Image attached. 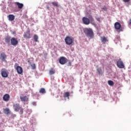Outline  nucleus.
<instances>
[{
	"label": "nucleus",
	"mask_w": 131,
	"mask_h": 131,
	"mask_svg": "<svg viewBox=\"0 0 131 131\" xmlns=\"http://www.w3.org/2000/svg\"><path fill=\"white\" fill-rule=\"evenodd\" d=\"M14 5L17 6L18 9L21 10V9H23V7H24V5L22 3H20L19 2H14Z\"/></svg>",
	"instance_id": "nucleus-12"
},
{
	"label": "nucleus",
	"mask_w": 131,
	"mask_h": 131,
	"mask_svg": "<svg viewBox=\"0 0 131 131\" xmlns=\"http://www.w3.org/2000/svg\"><path fill=\"white\" fill-rule=\"evenodd\" d=\"M18 39L15 37H12L11 39V43L12 46H17L18 45Z\"/></svg>",
	"instance_id": "nucleus-8"
},
{
	"label": "nucleus",
	"mask_w": 131,
	"mask_h": 131,
	"mask_svg": "<svg viewBox=\"0 0 131 131\" xmlns=\"http://www.w3.org/2000/svg\"><path fill=\"white\" fill-rule=\"evenodd\" d=\"M28 62L29 63V65L32 64L31 61H30V60H28Z\"/></svg>",
	"instance_id": "nucleus-34"
},
{
	"label": "nucleus",
	"mask_w": 131,
	"mask_h": 131,
	"mask_svg": "<svg viewBox=\"0 0 131 131\" xmlns=\"http://www.w3.org/2000/svg\"><path fill=\"white\" fill-rule=\"evenodd\" d=\"M101 40L102 42L105 43V42H106V41H108V39L107 38V37L103 36L101 37Z\"/></svg>",
	"instance_id": "nucleus-18"
},
{
	"label": "nucleus",
	"mask_w": 131,
	"mask_h": 131,
	"mask_svg": "<svg viewBox=\"0 0 131 131\" xmlns=\"http://www.w3.org/2000/svg\"><path fill=\"white\" fill-rule=\"evenodd\" d=\"M83 31L87 37H94V31L91 28H85L83 29Z\"/></svg>",
	"instance_id": "nucleus-1"
},
{
	"label": "nucleus",
	"mask_w": 131,
	"mask_h": 131,
	"mask_svg": "<svg viewBox=\"0 0 131 131\" xmlns=\"http://www.w3.org/2000/svg\"><path fill=\"white\" fill-rule=\"evenodd\" d=\"M34 40L36 42H37L38 40V36H37V35H34Z\"/></svg>",
	"instance_id": "nucleus-24"
},
{
	"label": "nucleus",
	"mask_w": 131,
	"mask_h": 131,
	"mask_svg": "<svg viewBox=\"0 0 131 131\" xmlns=\"http://www.w3.org/2000/svg\"><path fill=\"white\" fill-rule=\"evenodd\" d=\"M3 100L5 102H8V101H9V100H10V95L5 94L3 96Z\"/></svg>",
	"instance_id": "nucleus-14"
},
{
	"label": "nucleus",
	"mask_w": 131,
	"mask_h": 131,
	"mask_svg": "<svg viewBox=\"0 0 131 131\" xmlns=\"http://www.w3.org/2000/svg\"><path fill=\"white\" fill-rule=\"evenodd\" d=\"M24 37L26 38V39H29V38H30V31H27L24 34Z\"/></svg>",
	"instance_id": "nucleus-10"
},
{
	"label": "nucleus",
	"mask_w": 131,
	"mask_h": 131,
	"mask_svg": "<svg viewBox=\"0 0 131 131\" xmlns=\"http://www.w3.org/2000/svg\"><path fill=\"white\" fill-rule=\"evenodd\" d=\"M70 96V93L69 92H65L63 95L64 98H67V99H69V97Z\"/></svg>",
	"instance_id": "nucleus-20"
},
{
	"label": "nucleus",
	"mask_w": 131,
	"mask_h": 131,
	"mask_svg": "<svg viewBox=\"0 0 131 131\" xmlns=\"http://www.w3.org/2000/svg\"><path fill=\"white\" fill-rule=\"evenodd\" d=\"M4 113H5V114H7V115H8V114L11 113V111H10L9 108H6L4 109Z\"/></svg>",
	"instance_id": "nucleus-17"
},
{
	"label": "nucleus",
	"mask_w": 131,
	"mask_h": 131,
	"mask_svg": "<svg viewBox=\"0 0 131 131\" xmlns=\"http://www.w3.org/2000/svg\"><path fill=\"white\" fill-rule=\"evenodd\" d=\"M128 24L129 26H131V19L129 20V21H128Z\"/></svg>",
	"instance_id": "nucleus-32"
},
{
	"label": "nucleus",
	"mask_w": 131,
	"mask_h": 131,
	"mask_svg": "<svg viewBox=\"0 0 131 131\" xmlns=\"http://www.w3.org/2000/svg\"><path fill=\"white\" fill-rule=\"evenodd\" d=\"M13 107L14 111L16 112H19V109L21 107V106H20V104L18 103L13 104Z\"/></svg>",
	"instance_id": "nucleus-7"
},
{
	"label": "nucleus",
	"mask_w": 131,
	"mask_h": 131,
	"mask_svg": "<svg viewBox=\"0 0 131 131\" xmlns=\"http://www.w3.org/2000/svg\"><path fill=\"white\" fill-rule=\"evenodd\" d=\"M114 26L116 30H119V29L121 28V25H120V23L118 22L115 23Z\"/></svg>",
	"instance_id": "nucleus-13"
},
{
	"label": "nucleus",
	"mask_w": 131,
	"mask_h": 131,
	"mask_svg": "<svg viewBox=\"0 0 131 131\" xmlns=\"http://www.w3.org/2000/svg\"><path fill=\"white\" fill-rule=\"evenodd\" d=\"M30 66L32 67V69H33V70H34V69H36V67L35 66V64L34 63L31 64Z\"/></svg>",
	"instance_id": "nucleus-28"
},
{
	"label": "nucleus",
	"mask_w": 131,
	"mask_h": 131,
	"mask_svg": "<svg viewBox=\"0 0 131 131\" xmlns=\"http://www.w3.org/2000/svg\"><path fill=\"white\" fill-rule=\"evenodd\" d=\"M19 110V114H23V113L24 112V109L23 108H22V107L20 106Z\"/></svg>",
	"instance_id": "nucleus-26"
},
{
	"label": "nucleus",
	"mask_w": 131,
	"mask_h": 131,
	"mask_svg": "<svg viewBox=\"0 0 131 131\" xmlns=\"http://www.w3.org/2000/svg\"><path fill=\"white\" fill-rule=\"evenodd\" d=\"M107 83L109 85H111V86H112V85H114V82L112 80H108L107 81Z\"/></svg>",
	"instance_id": "nucleus-23"
},
{
	"label": "nucleus",
	"mask_w": 131,
	"mask_h": 131,
	"mask_svg": "<svg viewBox=\"0 0 131 131\" xmlns=\"http://www.w3.org/2000/svg\"><path fill=\"white\" fill-rule=\"evenodd\" d=\"M82 21L85 25H89L91 23L90 19L86 17H82Z\"/></svg>",
	"instance_id": "nucleus-5"
},
{
	"label": "nucleus",
	"mask_w": 131,
	"mask_h": 131,
	"mask_svg": "<svg viewBox=\"0 0 131 131\" xmlns=\"http://www.w3.org/2000/svg\"><path fill=\"white\" fill-rule=\"evenodd\" d=\"M97 72L98 74H103V72L102 71V68H99L97 69Z\"/></svg>",
	"instance_id": "nucleus-22"
},
{
	"label": "nucleus",
	"mask_w": 131,
	"mask_h": 131,
	"mask_svg": "<svg viewBox=\"0 0 131 131\" xmlns=\"http://www.w3.org/2000/svg\"><path fill=\"white\" fill-rule=\"evenodd\" d=\"M89 20L90 21V23L91 24H92V22H94V21H95V20L94 19V18L92 16L89 17Z\"/></svg>",
	"instance_id": "nucleus-29"
},
{
	"label": "nucleus",
	"mask_w": 131,
	"mask_h": 131,
	"mask_svg": "<svg viewBox=\"0 0 131 131\" xmlns=\"http://www.w3.org/2000/svg\"><path fill=\"white\" fill-rule=\"evenodd\" d=\"M14 68L17 71L18 74H22V73H23V69L22 67L19 66L18 63H15Z\"/></svg>",
	"instance_id": "nucleus-3"
},
{
	"label": "nucleus",
	"mask_w": 131,
	"mask_h": 131,
	"mask_svg": "<svg viewBox=\"0 0 131 131\" xmlns=\"http://www.w3.org/2000/svg\"><path fill=\"white\" fill-rule=\"evenodd\" d=\"M32 105H33V106H36V102H32Z\"/></svg>",
	"instance_id": "nucleus-33"
},
{
	"label": "nucleus",
	"mask_w": 131,
	"mask_h": 131,
	"mask_svg": "<svg viewBox=\"0 0 131 131\" xmlns=\"http://www.w3.org/2000/svg\"><path fill=\"white\" fill-rule=\"evenodd\" d=\"M124 3H129L130 0H122Z\"/></svg>",
	"instance_id": "nucleus-31"
},
{
	"label": "nucleus",
	"mask_w": 131,
	"mask_h": 131,
	"mask_svg": "<svg viewBox=\"0 0 131 131\" xmlns=\"http://www.w3.org/2000/svg\"><path fill=\"white\" fill-rule=\"evenodd\" d=\"M6 59H7V55H6V53H1L0 55V59L2 60L3 62H5Z\"/></svg>",
	"instance_id": "nucleus-11"
},
{
	"label": "nucleus",
	"mask_w": 131,
	"mask_h": 131,
	"mask_svg": "<svg viewBox=\"0 0 131 131\" xmlns=\"http://www.w3.org/2000/svg\"><path fill=\"white\" fill-rule=\"evenodd\" d=\"M8 18L9 21H14L15 20V16L13 14H9L8 16Z\"/></svg>",
	"instance_id": "nucleus-15"
},
{
	"label": "nucleus",
	"mask_w": 131,
	"mask_h": 131,
	"mask_svg": "<svg viewBox=\"0 0 131 131\" xmlns=\"http://www.w3.org/2000/svg\"><path fill=\"white\" fill-rule=\"evenodd\" d=\"M13 117H16V115H13Z\"/></svg>",
	"instance_id": "nucleus-36"
},
{
	"label": "nucleus",
	"mask_w": 131,
	"mask_h": 131,
	"mask_svg": "<svg viewBox=\"0 0 131 131\" xmlns=\"http://www.w3.org/2000/svg\"><path fill=\"white\" fill-rule=\"evenodd\" d=\"M1 75L2 77L7 78L9 76V72H8L5 69H2Z\"/></svg>",
	"instance_id": "nucleus-4"
},
{
	"label": "nucleus",
	"mask_w": 131,
	"mask_h": 131,
	"mask_svg": "<svg viewBox=\"0 0 131 131\" xmlns=\"http://www.w3.org/2000/svg\"><path fill=\"white\" fill-rule=\"evenodd\" d=\"M50 75H53V74H55V70L53 69H51L49 72Z\"/></svg>",
	"instance_id": "nucleus-25"
},
{
	"label": "nucleus",
	"mask_w": 131,
	"mask_h": 131,
	"mask_svg": "<svg viewBox=\"0 0 131 131\" xmlns=\"http://www.w3.org/2000/svg\"><path fill=\"white\" fill-rule=\"evenodd\" d=\"M20 99L21 101V102H27L28 101V97H27V96H26L23 97L20 96Z\"/></svg>",
	"instance_id": "nucleus-16"
},
{
	"label": "nucleus",
	"mask_w": 131,
	"mask_h": 131,
	"mask_svg": "<svg viewBox=\"0 0 131 131\" xmlns=\"http://www.w3.org/2000/svg\"><path fill=\"white\" fill-rule=\"evenodd\" d=\"M10 41H11V36H7L5 37V42L9 43V42H10Z\"/></svg>",
	"instance_id": "nucleus-19"
},
{
	"label": "nucleus",
	"mask_w": 131,
	"mask_h": 131,
	"mask_svg": "<svg viewBox=\"0 0 131 131\" xmlns=\"http://www.w3.org/2000/svg\"><path fill=\"white\" fill-rule=\"evenodd\" d=\"M96 19L97 21H98V22L101 21V18L99 16H96Z\"/></svg>",
	"instance_id": "nucleus-30"
},
{
	"label": "nucleus",
	"mask_w": 131,
	"mask_h": 131,
	"mask_svg": "<svg viewBox=\"0 0 131 131\" xmlns=\"http://www.w3.org/2000/svg\"><path fill=\"white\" fill-rule=\"evenodd\" d=\"M73 37L67 36L64 39V41L68 46H71L73 43Z\"/></svg>",
	"instance_id": "nucleus-2"
},
{
	"label": "nucleus",
	"mask_w": 131,
	"mask_h": 131,
	"mask_svg": "<svg viewBox=\"0 0 131 131\" xmlns=\"http://www.w3.org/2000/svg\"><path fill=\"white\" fill-rule=\"evenodd\" d=\"M118 67L119 68H124V64H123V62H122L121 61V59H119L118 61H117V64Z\"/></svg>",
	"instance_id": "nucleus-9"
},
{
	"label": "nucleus",
	"mask_w": 131,
	"mask_h": 131,
	"mask_svg": "<svg viewBox=\"0 0 131 131\" xmlns=\"http://www.w3.org/2000/svg\"><path fill=\"white\" fill-rule=\"evenodd\" d=\"M52 4L53 5V6H54V7H58L59 6V5H58V2H52Z\"/></svg>",
	"instance_id": "nucleus-27"
},
{
	"label": "nucleus",
	"mask_w": 131,
	"mask_h": 131,
	"mask_svg": "<svg viewBox=\"0 0 131 131\" xmlns=\"http://www.w3.org/2000/svg\"><path fill=\"white\" fill-rule=\"evenodd\" d=\"M68 66H71V61H69V62L68 63Z\"/></svg>",
	"instance_id": "nucleus-35"
},
{
	"label": "nucleus",
	"mask_w": 131,
	"mask_h": 131,
	"mask_svg": "<svg viewBox=\"0 0 131 131\" xmlns=\"http://www.w3.org/2000/svg\"><path fill=\"white\" fill-rule=\"evenodd\" d=\"M39 93L40 94H46V89H45L44 88H41L39 91Z\"/></svg>",
	"instance_id": "nucleus-21"
},
{
	"label": "nucleus",
	"mask_w": 131,
	"mask_h": 131,
	"mask_svg": "<svg viewBox=\"0 0 131 131\" xmlns=\"http://www.w3.org/2000/svg\"><path fill=\"white\" fill-rule=\"evenodd\" d=\"M67 62V58H66L65 57H60L59 60V62L61 65H64V64H66Z\"/></svg>",
	"instance_id": "nucleus-6"
}]
</instances>
